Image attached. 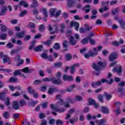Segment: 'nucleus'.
Instances as JSON below:
<instances>
[{
	"label": "nucleus",
	"mask_w": 125,
	"mask_h": 125,
	"mask_svg": "<svg viewBox=\"0 0 125 125\" xmlns=\"http://www.w3.org/2000/svg\"><path fill=\"white\" fill-rule=\"evenodd\" d=\"M73 4H74V1L69 0L67 2V6L68 7H73Z\"/></svg>",
	"instance_id": "8fccbe9b"
},
{
	"label": "nucleus",
	"mask_w": 125,
	"mask_h": 125,
	"mask_svg": "<svg viewBox=\"0 0 125 125\" xmlns=\"http://www.w3.org/2000/svg\"><path fill=\"white\" fill-rule=\"evenodd\" d=\"M100 102H101L102 103H103L104 101H103V96L102 95H99L98 97Z\"/></svg>",
	"instance_id": "680f3d73"
},
{
	"label": "nucleus",
	"mask_w": 125,
	"mask_h": 125,
	"mask_svg": "<svg viewBox=\"0 0 125 125\" xmlns=\"http://www.w3.org/2000/svg\"><path fill=\"white\" fill-rule=\"evenodd\" d=\"M25 36V32L24 31H22L21 32H18L16 34V37L18 39H21L23 38Z\"/></svg>",
	"instance_id": "6ab92c4d"
},
{
	"label": "nucleus",
	"mask_w": 125,
	"mask_h": 125,
	"mask_svg": "<svg viewBox=\"0 0 125 125\" xmlns=\"http://www.w3.org/2000/svg\"><path fill=\"white\" fill-rule=\"evenodd\" d=\"M124 42V41L122 38H121L119 40V42L117 41H114L112 42V45H114V46H120V44H123Z\"/></svg>",
	"instance_id": "1a4fd4ad"
},
{
	"label": "nucleus",
	"mask_w": 125,
	"mask_h": 125,
	"mask_svg": "<svg viewBox=\"0 0 125 125\" xmlns=\"http://www.w3.org/2000/svg\"><path fill=\"white\" fill-rule=\"evenodd\" d=\"M74 26L76 31H79V26H80V23L78 22L71 21L70 22V26L74 27Z\"/></svg>",
	"instance_id": "9d476101"
},
{
	"label": "nucleus",
	"mask_w": 125,
	"mask_h": 125,
	"mask_svg": "<svg viewBox=\"0 0 125 125\" xmlns=\"http://www.w3.org/2000/svg\"><path fill=\"white\" fill-rule=\"evenodd\" d=\"M39 5V2L37 0H33L32 4L30 5L31 8H35V7H37Z\"/></svg>",
	"instance_id": "a211bd4d"
},
{
	"label": "nucleus",
	"mask_w": 125,
	"mask_h": 125,
	"mask_svg": "<svg viewBox=\"0 0 125 125\" xmlns=\"http://www.w3.org/2000/svg\"><path fill=\"white\" fill-rule=\"evenodd\" d=\"M114 105L116 108H120L119 107L122 105V103L120 102H115L114 103Z\"/></svg>",
	"instance_id": "e2e57ef3"
},
{
	"label": "nucleus",
	"mask_w": 125,
	"mask_h": 125,
	"mask_svg": "<svg viewBox=\"0 0 125 125\" xmlns=\"http://www.w3.org/2000/svg\"><path fill=\"white\" fill-rule=\"evenodd\" d=\"M43 50V45H40L34 48V51L35 52H39V51H42Z\"/></svg>",
	"instance_id": "4468645a"
},
{
	"label": "nucleus",
	"mask_w": 125,
	"mask_h": 125,
	"mask_svg": "<svg viewBox=\"0 0 125 125\" xmlns=\"http://www.w3.org/2000/svg\"><path fill=\"white\" fill-rule=\"evenodd\" d=\"M112 72L113 73H116V72H117L118 75L121 76V74H122V66L119 65L114 68L112 70Z\"/></svg>",
	"instance_id": "39448f33"
},
{
	"label": "nucleus",
	"mask_w": 125,
	"mask_h": 125,
	"mask_svg": "<svg viewBox=\"0 0 125 125\" xmlns=\"http://www.w3.org/2000/svg\"><path fill=\"white\" fill-rule=\"evenodd\" d=\"M83 10L85 11V13H89L90 11V5H86L84 6Z\"/></svg>",
	"instance_id": "5701e85b"
},
{
	"label": "nucleus",
	"mask_w": 125,
	"mask_h": 125,
	"mask_svg": "<svg viewBox=\"0 0 125 125\" xmlns=\"http://www.w3.org/2000/svg\"><path fill=\"white\" fill-rule=\"evenodd\" d=\"M92 29V26L89 27L87 24L85 25V30L86 31H90Z\"/></svg>",
	"instance_id": "bf43d9fd"
},
{
	"label": "nucleus",
	"mask_w": 125,
	"mask_h": 125,
	"mask_svg": "<svg viewBox=\"0 0 125 125\" xmlns=\"http://www.w3.org/2000/svg\"><path fill=\"white\" fill-rule=\"evenodd\" d=\"M99 85H101V82L100 81H98L92 83V86L93 87H96V86H99Z\"/></svg>",
	"instance_id": "393cba45"
},
{
	"label": "nucleus",
	"mask_w": 125,
	"mask_h": 125,
	"mask_svg": "<svg viewBox=\"0 0 125 125\" xmlns=\"http://www.w3.org/2000/svg\"><path fill=\"white\" fill-rule=\"evenodd\" d=\"M27 90L30 94H33V93L35 92V89H34L31 86H29L27 88Z\"/></svg>",
	"instance_id": "473e14b6"
},
{
	"label": "nucleus",
	"mask_w": 125,
	"mask_h": 125,
	"mask_svg": "<svg viewBox=\"0 0 125 125\" xmlns=\"http://www.w3.org/2000/svg\"><path fill=\"white\" fill-rule=\"evenodd\" d=\"M96 123L98 125H101L106 123V120L105 119H101L100 120H96Z\"/></svg>",
	"instance_id": "bb28decb"
},
{
	"label": "nucleus",
	"mask_w": 125,
	"mask_h": 125,
	"mask_svg": "<svg viewBox=\"0 0 125 125\" xmlns=\"http://www.w3.org/2000/svg\"><path fill=\"white\" fill-rule=\"evenodd\" d=\"M62 46L64 48V50H62V51H68V41L65 40L63 41L62 43Z\"/></svg>",
	"instance_id": "ddd939ff"
},
{
	"label": "nucleus",
	"mask_w": 125,
	"mask_h": 125,
	"mask_svg": "<svg viewBox=\"0 0 125 125\" xmlns=\"http://www.w3.org/2000/svg\"><path fill=\"white\" fill-rule=\"evenodd\" d=\"M50 107L52 110L54 111H56V112H59V113H61L62 112H65V109L62 108V109H60L58 108V106L56 105V106H54V104H51Z\"/></svg>",
	"instance_id": "0eeeda50"
},
{
	"label": "nucleus",
	"mask_w": 125,
	"mask_h": 125,
	"mask_svg": "<svg viewBox=\"0 0 125 125\" xmlns=\"http://www.w3.org/2000/svg\"><path fill=\"white\" fill-rule=\"evenodd\" d=\"M43 82H52L54 84H61L62 81L61 79H56L54 77H51L50 78H45L42 79Z\"/></svg>",
	"instance_id": "f257e3e1"
},
{
	"label": "nucleus",
	"mask_w": 125,
	"mask_h": 125,
	"mask_svg": "<svg viewBox=\"0 0 125 125\" xmlns=\"http://www.w3.org/2000/svg\"><path fill=\"white\" fill-rule=\"evenodd\" d=\"M66 100L67 102H69V103H75V100H74V99H72L71 97L67 98Z\"/></svg>",
	"instance_id": "09e8293b"
},
{
	"label": "nucleus",
	"mask_w": 125,
	"mask_h": 125,
	"mask_svg": "<svg viewBox=\"0 0 125 125\" xmlns=\"http://www.w3.org/2000/svg\"><path fill=\"white\" fill-rule=\"evenodd\" d=\"M61 29H60V32L62 33V34L64 33V29L66 27L65 26V24L64 23H62L61 24Z\"/></svg>",
	"instance_id": "e433bc0d"
},
{
	"label": "nucleus",
	"mask_w": 125,
	"mask_h": 125,
	"mask_svg": "<svg viewBox=\"0 0 125 125\" xmlns=\"http://www.w3.org/2000/svg\"><path fill=\"white\" fill-rule=\"evenodd\" d=\"M88 39L87 38H84L81 41V43L83 44H86L88 42Z\"/></svg>",
	"instance_id": "de8ad7c7"
},
{
	"label": "nucleus",
	"mask_w": 125,
	"mask_h": 125,
	"mask_svg": "<svg viewBox=\"0 0 125 125\" xmlns=\"http://www.w3.org/2000/svg\"><path fill=\"white\" fill-rule=\"evenodd\" d=\"M3 117L5 118V119H8V118H9V117L10 116V115L9 114V113H8V112L7 111H4L3 113Z\"/></svg>",
	"instance_id": "7c9ffc66"
},
{
	"label": "nucleus",
	"mask_w": 125,
	"mask_h": 125,
	"mask_svg": "<svg viewBox=\"0 0 125 125\" xmlns=\"http://www.w3.org/2000/svg\"><path fill=\"white\" fill-rule=\"evenodd\" d=\"M101 111L102 113H104V114H109L110 112L108 107L106 106H102Z\"/></svg>",
	"instance_id": "f3484780"
},
{
	"label": "nucleus",
	"mask_w": 125,
	"mask_h": 125,
	"mask_svg": "<svg viewBox=\"0 0 125 125\" xmlns=\"http://www.w3.org/2000/svg\"><path fill=\"white\" fill-rule=\"evenodd\" d=\"M0 71H3V72H5L6 73H11L12 70L10 69H0Z\"/></svg>",
	"instance_id": "603ef678"
},
{
	"label": "nucleus",
	"mask_w": 125,
	"mask_h": 125,
	"mask_svg": "<svg viewBox=\"0 0 125 125\" xmlns=\"http://www.w3.org/2000/svg\"><path fill=\"white\" fill-rule=\"evenodd\" d=\"M7 92V89H5L3 90V92H0V100H4V96L6 94Z\"/></svg>",
	"instance_id": "dca6fc26"
},
{
	"label": "nucleus",
	"mask_w": 125,
	"mask_h": 125,
	"mask_svg": "<svg viewBox=\"0 0 125 125\" xmlns=\"http://www.w3.org/2000/svg\"><path fill=\"white\" fill-rule=\"evenodd\" d=\"M10 83H17L18 82V79L17 78L11 77L9 81Z\"/></svg>",
	"instance_id": "c9c22d12"
},
{
	"label": "nucleus",
	"mask_w": 125,
	"mask_h": 125,
	"mask_svg": "<svg viewBox=\"0 0 125 125\" xmlns=\"http://www.w3.org/2000/svg\"><path fill=\"white\" fill-rule=\"evenodd\" d=\"M19 104L20 107H24V106H26L27 105V103L25 100H21L20 101Z\"/></svg>",
	"instance_id": "a878e982"
},
{
	"label": "nucleus",
	"mask_w": 125,
	"mask_h": 125,
	"mask_svg": "<svg viewBox=\"0 0 125 125\" xmlns=\"http://www.w3.org/2000/svg\"><path fill=\"white\" fill-rule=\"evenodd\" d=\"M54 49H60V44L58 43H56L54 46Z\"/></svg>",
	"instance_id": "864d4df0"
},
{
	"label": "nucleus",
	"mask_w": 125,
	"mask_h": 125,
	"mask_svg": "<svg viewBox=\"0 0 125 125\" xmlns=\"http://www.w3.org/2000/svg\"><path fill=\"white\" fill-rule=\"evenodd\" d=\"M62 80L65 82H66V81L72 82V81H74V78H73L72 76H68L67 74H64L62 77Z\"/></svg>",
	"instance_id": "423d86ee"
},
{
	"label": "nucleus",
	"mask_w": 125,
	"mask_h": 125,
	"mask_svg": "<svg viewBox=\"0 0 125 125\" xmlns=\"http://www.w3.org/2000/svg\"><path fill=\"white\" fill-rule=\"evenodd\" d=\"M113 112L116 114V115L118 116V115L121 114V108L120 107H118L113 110Z\"/></svg>",
	"instance_id": "c756f323"
},
{
	"label": "nucleus",
	"mask_w": 125,
	"mask_h": 125,
	"mask_svg": "<svg viewBox=\"0 0 125 125\" xmlns=\"http://www.w3.org/2000/svg\"><path fill=\"white\" fill-rule=\"evenodd\" d=\"M41 83H42V81L40 80H36L33 82L34 85H39V84H41Z\"/></svg>",
	"instance_id": "a19ab883"
},
{
	"label": "nucleus",
	"mask_w": 125,
	"mask_h": 125,
	"mask_svg": "<svg viewBox=\"0 0 125 125\" xmlns=\"http://www.w3.org/2000/svg\"><path fill=\"white\" fill-rule=\"evenodd\" d=\"M118 53L116 52L111 53L109 57V61H110V62H112L116 60V59L118 58Z\"/></svg>",
	"instance_id": "20e7f679"
},
{
	"label": "nucleus",
	"mask_w": 125,
	"mask_h": 125,
	"mask_svg": "<svg viewBox=\"0 0 125 125\" xmlns=\"http://www.w3.org/2000/svg\"><path fill=\"white\" fill-rule=\"evenodd\" d=\"M69 42L71 45H76L77 44V41L75 40V37H71L69 38Z\"/></svg>",
	"instance_id": "aec40b11"
},
{
	"label": "nucleus",
	"mask_w": 125,
	"mask_h": 125,
	"mask_svg": "<svg viewBox=\"0 0 125 125\" xmlns=\"http://www.w3.org/2000/svg\"><path fill=\"white\" fill-rule=\"evenodd\" d=\"M66 103H67L66 102H64V100L63 99H61L58 102V103H57L56 104V106H57L58 107H59V106L64 105V104H66Z\"/></svg>",
	"instance_id": "b1692460"
},
{
	"label": "nucleus",
	"mask_w": 125,
	"mask_h": 125,
	"mask_svg": "<svg viewBox=\"0 0 125 125\" xmlns=\"http://www.w3.org/2000/svg\"><path fill=\"white\" fill-rule=\"evenodd\" d=\"M87 39L92 44H95V40L92 39L90 37H87Z\"/></svg>",
	"instance_id": "13d9d810"
},
{
	"label": "nucleus",
	"mask_w": 125,
	"mask_h": 125,
	"mask_svg": "<svg viewBox=\"0 0 125 125\" xmlns=\"http://www.w3.org/2000/svg\"><path fill=\"white\" fill-rule=\"evenodd\" d=\"M7 39V35L5 33H3L0 35V40H6Z\"/></svg>",
	"instance_id": "2f4dec72"
},
{
	"label": "nucleus",
	"mask_w": 125,
	"mask_h": 125,
	"mask_svg": "<svg viewBox=\"0 0 125 125\" xmlns=\"http://www.w3.org/2000/svg\"><path fill=\"white\" fill-rule=\"evenodd\" d=\"M54 91H58V89H57V88H56V87H54V88L50 87L48 89V94H50V95H52L53 94V93L54 92Z\"/></svg>",
	"instance_id": "2eb2a0df"
},
{
	"label": "nucleus",
	"mask_w": 125,
	"mask_h": 125,
	"mask_svg": "<svg viewBox=\"0 0 125 125\" xmlns=\"http://www.w3.org/2000/svg\"><path fill=\"white\" fill-rule=\"evenodd\" d=\"M75 101H82V100H83V97L77 95L75 97Z\"/></svg>",
	"instance_id": "a18cd8bd"
},
{
	"label": "nucleus",
	"mask_w": 125,
	"mask_h": 125,
	"mask_svg": "<svg viewBox=\"0 0 125 125\" xmlns=\"http://www.w3.org/2000/svg\"><path fill=\"white\" fill-rule=\"evenodd\" d=\"M106 66V63H104L101 62H98L97 65L95 63H93L92 67L96 70V71H100L101 68L102 67H105Z\"/></svg>",
	"instance_id": "f03ea898"
},
{
	"label": "nucleus",
	"mask_w": 125,
	"mask_h": 125,
	"mask_svg": "<svg viewBox=\"0 0 125 125\" xmlns=\"http://www.w3.org/2000/svg\"><path fill=\"white\" fill-rule=\"evenodd\" d=\"M119 10L120 9L119 8H116L114 10H113L112 12L113 15H115V14H117V13L119 12Z\"/></svg>",
	"instance_id": "4d7b16f0"
},
{
	"label": "nucleus",
	"mask_w": 125,
	"mask_h": 125,
	"mask_svg": "<svg viewBox=\"0 0 125 125\" xmlns=\"http://www.w3.org/2000/svg\"><path fill=\"white\" fill-rule=\"evenodd\" d=\"M12 106L13 109L15 110H19L20 109V106H19V103L17 101H15L13 102L12 104Z\"/></svg>",
	"instance_id": "6e6552de"
},
{
	"label": "nucleus",
	"mask_w": 125,
	"mask_h": 125,
	"mask_svg": "<svg viewBox=\"0 0 125 125\" xmlns=\"http://www.w3.org/2000/svg\"><path fill=\"white\" fill-rule=\"evenodd\" d=\"M91 12L92 16L91 17V19H96V18L97 17V16H96L97 14V11L95 9H93Z\"/></svg>",
	"instance_id": "412c9836"
},
{
	"label": "nucleus",
	"mask_w": 125,
	"mask_h": 125,
	"mask_svg": "<svg viewBox=\"0 0 125 125\" xmlns=\"http://www.w3.org/2000/svg\"><path fill=\"white\" fill-rule=\"evenodd\" d=\"M104 95L107 100H109V99H111V98H112V95H111L110 94L105 93H104Z\"/></svg>",
	"instance_id": "49530a36"
},
{
	"label": "nucleus",
	"mask_w": 125,
	"mask_h": 125,
	"mask_svg": "<svg viewBox=\"0 0 125 125\" xmlns=\"http://www.w3.org/2000/svg\"><path fill=\"white\" fill-rule=\"evenodd\" d=\"M56 11V8H52L50 10V15L51 16H54V14Z\"/></svg>",
	"instance_id": "ea45409f"
},
{
	"label": "nucleus",
	"mask_w": 125,
	"mask_h": 125,
	"mask_svg": "<svg viewBox=\"0 0 125 125\" xmlns=\"http://www.w3.org/2000/svg\"><path fill=\"white\" fill-rule=\"evenodd\" d=\"M22 71L24 72L25 74H28L29 73H31V71L29 69V67H25L22 69Z\"/></svg>",
	"instance_id": "72a5a7b5"
},
{
	"label": "nucleus",
	"mask_w": 125,
	"mask_h": 125,
	"mask_svg": "<svg viewBox=\"0 0 125 125\" xmlns=\"http://www.w3.org/2000/svg\"><path fill=\"white\" fill-rule=\"evenodd\" d=\"M7 47L8 48H13L14 45L12 44L11 42H9L7 45H6Z\"/></svg>",
	"instance_id": "0e129e2a"
},
{
	"label": "nucleus",
	"mask_w": 125,
	"mask_h": 125,
	"mask_svg": "<svg viewBox=\"0 0 125 125\" xmlns=\"http://www.w3.org/2000/svg\"><path fill=\"white\" fill-rule=\"evenodd\" d=\"M19 51L18 49H13L11 51L10 54L11 55H14V54H16Z\"/></svg>",
	"instance_id": "3c124183"
},
{
	"label": "nucleus",
	"mask_w": 125,
	"mask_h": 125,
	"mask_svg": "<svg viewBox=\"0 0 125 125\" xmlns=\"http://www.w3.org/2000/svg\"><path fill=\"white\" fill-rule=\"evenodd\" d=\"M55 30L54 31L50 32L51 35H53V34H55V33H58V27H57V25H55Z\"/></svg>",
	"instance_id": "c03bdc74"
},
{
	"label": "nucleus",
	"mask_w": 125,
	"mask_h": 125,
	"mask_svg": "<svg viewBox=\"0 0 125 125\" xmlns=\"http://www.w3.org/2000/svg\"><path fill=\"white\" fill-rule=\"evenodd\" d=\"M27 11L26 10H24L22 11L20 14V16L21 17H23V16H24V15H26V14H27Z\"/></svg>",
	"instance_id": "338daca9"
},
{
	"label": "nucleus",
	"mask_w": 125,
	"mask_h": 125,
	"mask_svg": "<svg viewBox=\"0 0 125 125\" xmlns=\"http://www.w3.org/2000/svg\"><path fill=\"white\" fill-rule=\"evenodd\" d=\"M56 124L57 125H64V121L60 119H58L56 121Z\"/></svg>",
	"instance_id": "f704fd0d"
},
{
	"label": "nucleus",
	"mask_w": 125,
	"mask_h": 125,
	"mask_svg": "<svg viewBox=\"0 0 125 125\" xmlns=\"http://www.w3.org/2000/svg\"><path fill=\"white\" fill-rule=\"evenodd\" d=\"M39 29L40 32H43L44 31V29H45V27H44V25L43 24L40 25L39 26Z\"/></svg>",
	"instance_id": "37998d69"
},
{
	"label": "nucleus",
	"mask_w": 125,
	"mask_h": 125,
	"mask_svg": "<svg viewBox=\"0 0 125 125\" xmlns=\"http://www.w3.org/2000/svg\"><path fill=\"white\" fill-rule=\"evenodd\" d=\"M20 75H21V70H17L13 73L14 77H16V76H20Z\"/></svg>",
	"instance_id": "4c0bfd02"
},
{
	"label": "nucleus",
	"mask_w": 125,
	"mask_h": 125,
	"mask_svg": "<svg viewBox=\"0 0 125 125\" xmlns=\"http://www.w3.org/2000/svg\"><path fill=\"white\" fill-rule=\"evenodd\" d=\"M0 30L2 32H6L7 31V27L5 26L3 24H0Z\"/></svg>",
	"instance_id": "cd10ccee"
},
{
	"label": "nucleus",
	"mask_w": 125,
	"mask_h": 125,
	"mask_svg": "<svg viewBox=\"0 0 125 125\" xmlns=\"http://www.w3.org/2000/svg\"><path fill=\"white\" fill-rule=\"evenodd\" d=\"M89 105H93L94 103H95V101L94 100L89 99Z\"/></svg>",
	"instance_id": "774afa93"
},
{
	"label": "nucleus",
	"mask_w": 125,
	"mask_h": 125,
	"mask_svg": "<svg viewBox=\"0 0 125 125\" xmlns=\"http://www.w3.org/2000/svg\"><path fill=\"white\" fill-rule=\"evenodd\" d=\"M88 54L90 55V56H91L92 57H94L96 55H97V52H94L93 53L91 50H89L88 51Z\"/></svg>",
	"instance_id": "79ce46f5"
},
{
	"label": "nucleus",
	"mask_w": 125,
	"mask_h": 125,
	"mask_svg": "<svg viewBox=\"0 0 125 125\" xmlns=\"http://www.w3.org/2000/svg\"><path fill=\"white\" fill-rule=\"evenodd\" d=\"M36 43V40H33L32 42H31V45L29 47V50H31L35 46V44Z\"/></svg>",
	"instance_id": "052dcab7"
},
{
	"label": "nucleus",
	"mask_w": 125,
	"mask_h": 125,
	"mask_svg": "<svg viewBox=\"0 0 125 125\" xmlns=\"http://www.w3.org/2000/svg\"><path fill=\"white\" fill-rule=\"evenodd\" d=\"M65 58L67 60H71V59H72V55H71V54H67L65 56Z\"/></svg>",
	"instance_id": "69168bd1"
},
{
	"label": "nucleus",
	"mask_w": 125,
	"mask_h": 125,
	"mask_svg": "<svg viewBox=\"0 0 125 125\" xmlns=\"http://www.w3.org/2000/svg\"><path fill=\"white\" fill-rule=\"evenodd\" d=\"M42 10L43 12V14H44L45 18H47L48 15H47V11L46 10V9L42 8Z\"/></svg>",
	"instance_id": "6e6d98bb"
},
{
	"label": "nucleus",
	"mask_w": 125,
	"mask_h": 125,
	"mask_svg": "<svg viewBox=\"0 0 125 125\" xmlns=\"http://www.w3.org/2000/svg\"><path fill=\"white\" fill-rule=\"evenodd\" d=\"M80 64L78 63H77L74 65H73L71 68H70V73L71 74H74V72H75L76 70V67H79Z\"/></svg>",
	"instance_id": "4be33fe9"
},
{
	"label": "nucleus",
	"mask_w": 125,
	"mask_h": 125,
	"mask_svg": "<svg viewBox=\"0 0 125 125\" xmlns=\"http://www.w3.org/2000/svg\"><path fill=\"white\" fill-rule=\"evenodd\" d=\"M27 28H29L30 29H35L36 28V25L34 22H30L29 24L26 25Z\"/></svg>",
	"instance_id": "c85d7f7f"
},
{
	"label": "nucleus",
	"mask_w": 125,
	"mask_h": 125,
	"mask_svg": "<svg viewBox=\"0 0 125 125\" xmlns=\"http://www.w3.org/2000/svg\"><path fill=\"white\" fill-rule=\"evenodd\" d=\"M41 57L44 59H48V56H47V54H46V53H42L41 55Z\"/></svg>",
	"instance_id": "5fc2aeb1"
},
{
	"label": "nucleus",
	"mask_w": 125,
	"mask_h": 125,
	"mask_svg": "<svg viewBox=\"0 0 125 125\" xmlns=\"http://www.w3.org/2000/svg\"><path fill=\"white\" fill-rule=\"evenodd\" d=\"M111 78H112V74L111 73H109L107 75V79H108V80H109V81H108L107 79H102L101 81V83H107L108 84H111L113 83V79Z\"/></svg>",
	"instance_id": "7ed1b4c3"
},
{
	"label": "nucleus",
	"mask_w": 125,
	"mask_h": 125,
	"mask_svg": "<svg viewBox=\"0 0 125 125\" xmlns=\"http://www.w3.org/2000/svg\"><path fill=\"white\" fill-rule=\"evenodd\" d=\"M3 62L4 63L8 62V64H10L11 62L10 61V58L7 55H5L3 56Z\"/></svg>",
	"instance_id": "9b49d317"
},
{
	"label": "nucleus",
	"mask_w": 125,
	"mask_h": 125,
	"mask_svg": "<svg viewBox=\"0 0 125 125\" xmlns=\"http://www.w3.org/2000/svg\"><path fill=\"white\" fill-rule=\"evenodd\" d=\"M6 11H7V7L6 6H3L0 13V16H3L4 15H5Z\"/></svg>",
	"instance_id": "f8f14e48"
},
{
	"label": "nucleus",
	"mask_w": 125,
	"mask_h": 125,
	"mask_svg": "<svg viewBox=\"0 0 125 125\" xmlns=\"http://www.w3.org/2000/svg\"><path fill=\"white\" fill-rule=\"evenodd\" d=\"M54 66L55 68H60V67L62 66V62H58L55 63L54 64Z\"/></svg>",
	"instance_id": "58836bf2"
}]
</instances>
